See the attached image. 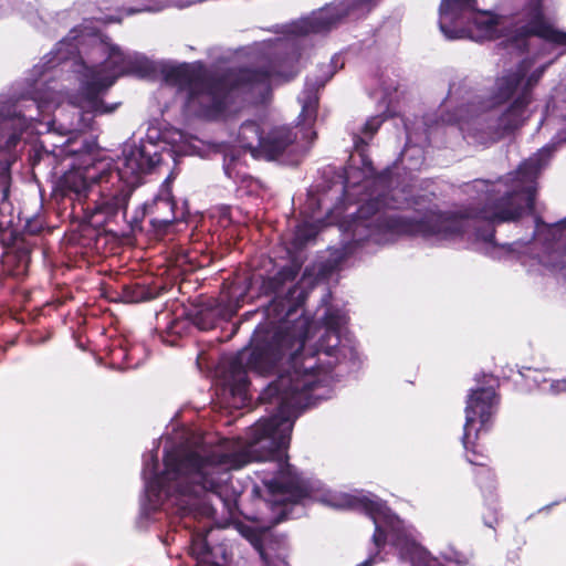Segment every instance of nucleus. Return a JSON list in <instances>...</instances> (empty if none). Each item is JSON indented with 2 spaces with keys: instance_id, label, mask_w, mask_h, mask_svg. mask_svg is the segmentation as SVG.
I'll use <instances>...</instances> for the list:
<instances>
[{
  "instance_id": "b1692460",
  "label": "nucleus",
  "mask_w": 566,
  "mask_h": 566,
  "mask_svg": "<svg viewBox=\"0 0 566 566\" xmlns=\"http://www.w3.org/2000/svg\"><path fill=\"white\" fill-rule=\"evenodd\" d=\"M374 563V558L369 557L367 560H365L360 566H370Z\"/></svg>"
},
{
  "instance_id": "dca6fc26",
  "label": "nucleus",
  "mask_w": 566,
  "mask_h": 566,
  "mask_svg": "<svg viewBox=\"0 0 566 566\" xmlns=\"http://www.w3.org/2000/svg\"><path fill=\"white\" fill-rule=\"evenodd\" d=\"M318 232V227L312 222H302L295 230V245L301 247L315 238Z\"/></svg>"
},
{
  "instance_id": "f257e3e1",
  "label": "nucleus",
  "mask_w": 566,
  "mask_h": 566,
  "mask_svg": "<svg viewBox=\"0 0 566 566\" xmlns=\"http://www.w3.org/2000/svg\"><path fill=\"white\" fill-rule=\"evenodd\" d=\"M297 273L295 266H286L264 282L265 293H275L268 316L280 325L265 335L258 332L252 345L230 360L223 378V385L238 400L233 402L237 406L248 398V371L268 375L277 369V378L260 396L263 402L274 405L275 413L251 427L247 440L209 442L196 438L168 451L161 472L158 471L157 455L149 454L143 469L147 506L211 517L216 509L210 500L214 496L231 514L235 504L234 496L228 494L231 471L252 461H270L276 471L272 478L263 480L264 501L280 515L279 520L286 517L289 504L307 497L335 509L359 510L374 521L376 547L387 543L412 566H437V558L417 543L415 531L381 500L371 494L353 495L315 488L286 462L285 450L300 411L329 395L331 369L337 360L346 324L344 313L328 308L319 329L317 353L305 350L310 321L298 315V307L305 301L306 292L294 285L287 289L285 297H281L284 285L292 283Z\"/></svg>"
},
{
  "instance_id": "0eeeda50",
  "label": "nucleus",
  "mask_w": 566,
  "mask_h": 566,
  "mask_svg": "<svg viewBox=\"0 0 566 566\" xmlns=\"http://www.w3.org/2000/svg\"><path fill=\"white\" fill-rule=\"evenodd\" d=\"M106 164L99 161L96 165L75 168L65 172L59 181V189L64 196L74 195L81 200L87 198L97 188L98 200L96 210L106 216L115 214L125 207V197L120 190L112 191L109 184L102 180Z\"/></svg>"
},
{
  "instance_id": "cd10ccee",
  "label": "nucleus",
  "mask_w": 566,
  "mask_h": 566,
  "mask_svg": "<svg viewBox=\"0 0 566 566\" xmlns=\"http://www.w3.org/2000/svg\"><path fill=\"white\" fill-rule=\"evenodd\" d=\"M294 74H290V75H284L283 78L284 80H290Z\"/></svg>"
},
{
  "instance_id": "4be33fe9",
  "label": "nucleus",
  "mask_w": 566,
  "mask_h": 566,
  "mask_svg": "<svg viewBox=\"0 0 566 566\" xmlns=\"http://www.w3.org/2000/svg\"><path fill=\"white\" fill-rule=\"evenodd\" d=\"M539 262H541V263H543L544 265L555 268V264H552V263H551L548 260H546L545 258H541V259H539Z\"/></svg>"
},
{
  "instance_id": "bb28decb",
  "label": "nucleus",
  "mask_w": 566,
  "mask_h": 566,
  "mask_svg": "<svg viewBox=\"0 0 566 566\" xmlns=\"http://www.w3.org/2000/svg\"><path fill=\"white\" fill-rule=\"evenodd\" d=\"M199 327H200L201 329H207V328H209V326H208V325H206V324L199 325Z\"/></svg>"
},
{
  "instance_id": "f8f14e48",
  "label": "nucleus",
  "mask_w": 566,
  "mask_h": 566,
  "mask_svg": "<svg viewBox=\"0 0 566 566\" xmlns=\"http://www.w3.org/2000/svg\"><path fill=\"white\" fill-rule=\"evenodd\" d=\"M268 123L244 122L237 133L234 143L238 147L249 151L253 158H260L261 144L263 143Z\"/></svg>"
},
{
  "instance_id": "5701e85b",
  "label": "nucleus",
  "mask_w": 566,
  "mask_h": 566,
  "mask_svg": "<svg viewBox=\"0 0 566 566\" xmlns=\"http://www.w3.org/2000/svg\"><path fill=\"white\" fill-rule=\"evenodd\" d=\"M160 203H163L165 206H170V201L168 199H158L157 206Z\"/></svg>"
},
{
  "instance_id": "a211bd4d",
  "label": "nucleus",
  "mask_w": 566,
  "mask_h": 566,
  "mask_svg": "<svg viewBox=\"0 0 566 566\" xmlns=\"http://www.w3.org/2000/svg\"><path fill=\"white\" fill-rule=\"evenodd\" d=\"M75 139L69 138L67 142L53 150L54 156L74 155L81 151V148H74Z\"/></svg>"
},
{
  "instance_id": "4468645a",
  "label": "nucleus",
  "mask_w": 566,
  "mask_h": 566,
  "mask_svg": "<svg viewBox=\"0 0 566 566\" xmlns=\"http://www.w3.org/2000/svg\"><path fill=\"white\" fill-rule=\"evenodd\" d=\"M324 84L325 81L321 83H315V85H311L298 96V101L302 106V111L298 118L302 124L310 125L315 119L317 107L316 91Z\"/></svg>"
},
{
  "instance_id": "423d86ee",
  "label": "nucleus",
  "mask_w": 566,
  "mask_h": 566,
  "mask_svg": "<svg viewBox=\"0 0 566 566\" xmlns=\"http://www.w3.org/2000/svg\"><path fill=\"white\" fill-rule=\"evenodd\" d=\"M473 0H442L439 25L448 39L471 38L475 41L507 36L513 41L537 35L566 44V33L548 24L537 3L520 12L514 19L496 17L490 12H471Z\"/></svg>"
},
{
  "instance_id": "ddd939ff",
  "label": "nucleus",
  "mask_w": 566,
  "mask_h": 566,
  "mask_svg": "<svg viewBox=\"0 0 566 566\" xmlns=\"http://www.w3.org/2000/svg\"><path fill=\"white\" fill-rule=\"evenodd\" d=\"M191 552L200 566H223L227 562L224 551L221 547L210 548L206 536L200 534L192 538Z\"/></svg>"
},
{
  "instance_id": "6e6552de",
  "label": "nucleus",
  "mask_w": 566,
  "mask_h": 566,
  "mask_svg": "<svg viewBox=\"0 0 566 566\" xmlns=\"http://www.w3.org/2000/svg\"><path fill=\"white\" fill-rule=\"evenodd\" d=\"M159 161L160 156L153 143H127L124 146L117 168L111 169L109 164L105 163V171L101 178L109 184L112 191L120 190L126 202L125 186L136 187L142 175L150 171Z\"/></svg>"
},
{
  "instance_id": "a878e982",
  "label": "nucleus",
  "mask_w": 566,
  "mask_h": 566,
  "mask_svg": "<svg viewBox=\"0 0 566 566\" xmlns=\"http://www.w3.org/2000/svg\"><path fill=\"white\" fill-rule=\"evenodd\" d=\"M226 172H227L228 176L231 177V171H230V166L229 165L226 166Z\"/></svg>"
},
{
  "instance_id": "aec40b11",
  "label": "nucleus",
  "mask_w": 566,
  "mask_h": 566,
  "mask_svg": "<svg viewBox=\"0 0 566 566\" xmlns=\"http://www.w3.org/2000/svg\"><path fill=\"white\" fill-rule=\"evenodd\" d=\"M238 307H239V304H238V303H237V304H234V305H232V304H227V305H224V306H222V307H221V306H218V308H217V314H218L219 316H222V317L231 316V315L237 311V308H238Z\"/></svg>"
},
{
  "instance_id": "6ab92c4d",
  "label": "nucleus",
  "mask_w": 566,
  "mask_h": 566,
  "mask_svg": "<svg viewBox=\"0 0 566 566\" xmlns=\"http://www.w3.org/2000/svg\"><path fill=\"white\" fill-rule=\"evenodd\" d=\"M381 124V119L379 117H373L364 126V133L369 134L370 136L377 132Z\"/></svg>"
},
{
  "instance_id": "f3484780",
  "label": "nucleus",
  "mask_w": 566,
  "mask_h": 566,
  "mask_svg": "<svg viewBox=\"0 0 566 566\" xmlns=\"http://www.w3.org/2000/svg\"><path fill=\"white\" fill-rule=\"evenodd\" d=\"M60 92L55 90H49L43 95L35 96L34 102L39 108H49L50 104L55 103L59 99Z\"/></svg>"
},
{
  "instance_id": "412c9836",
  "label": "nucleus",
  "mask_w": 566,
  "mask_h": 566,
  "mask_svg": "<svg viewBox=\"0 0 566 566\" xmlns=\"http://www.w3.org/2000/svg\"><path fill=\"white\" fill-rule=\"evenodd\" d=\"M263 560L266 563L268 566H286V563L284 560H279L277 564H274L268 556V553L262 549V548H258Z\"/></svg>"
},
{
  "instance_id": "f03ea898",
  "label": "nucleus",
  "mask_w": 566,
  "mask_h": 566,
  "mask_svg": "<svg viewBox=\"0 0 566 566\" xmlns=\"http://www.w3.org/2000/svg\"><path fill=\"white\" fill-rule=\"evenodd\" d=\"M549 153V147L542 148L506 180H476L474 188L483 196L485 206L474 214L431 212L421 220L407 221L392 212V209L399 207L398 202L381 195L371 197L359 207L355 219L346 226V231L357 243L373 241L386 244L405 233L419 234L436 241L463 240L492 258H502L515 251V248H497L490 222L512 221L524 209L533 208L535 179L546 165Z\"/></svg>"
},
{
  "instance_id": "9d476101",
  "label": "nucleus",
  "mask_w": 566,
  "mask_h": 566,
  "mask_svg": "<svg viewBox=\"0 0 566 566\" xmlns=\"http://www.w3.org/2000/svg\"><path fill=\"white\" fill-rule=\"evenodd\" d=\"M345 10L339 4L327 6L310 17L300 19L285 27V34L289 39L308 33H318L329 30L334 27L344 15Z\"/></svg>"
},
{
  "instance_id": "1a4fd4ad",
  "label": "nucleus",
  "mask_w": 566,
  "mask_h": 566,
  "mask_svg": "<svg viewBox=\"0 0 566 566\" xmlns=\"http://www.w3.org/2000/svg\"><path fill=\"white\" fill-rule=\"evenodd\" d=\"M497 397L492 387L471 390L465 407L463 446L469 451L481 430L486 428L497 408Z\"/></svg>"
},
{
  "instance_id": "9b49d317",
  "label": "nucleus",
  "mask_w": 566,
  "mask_h": 566,
  "mask_svg": "<svg viewBox=\"0 0 566 566\" xmlns=\"http://www.w3.org/2000/svg\"><path fill=\"white\" fill-rule=\"evenodd\" d=\"M296 139V134L287 126H268L260 158L274 159L287 150Z\"/></svg>"
},
{
  "instance_id": "20e7f679",
  "label": "nucleus",
  "mask_w": 566,
  "mask_h": 566,
  "mask_svg": "<svg viewBox=\"0 0 566 566\" xmlns=\"http://www.w3.org/2000/svg\"><path fill=\"white\" fill-rule=\"evenodd\" d=\"M167 86L176 87L185 98L191 114L208 118H227L238 109L237 97L245 86L259 93L268 92L280 76L272 72L242 70L231 72L223 78L207 77L195 64L166 65L163 70Z\"/></svg>"
},
{
  "instance_id": "7ed1b4c3",
  "label": "nucleus",
  "mask_w": 566,
  "mask_h": 566,
  "mask_svg": "<svg viewBox=\"0 0 566 566\" xmlns=\"http://www.w3.org/2000/svg\"><path fill=\"white\" fill-rule=\"evenodd\" d=\"M61 41L55 52L56 63L71 67L80 81V95L71 97L66 107L54 115L62 134H76L91 127L94 114L111 113L99 99V94L124 74L146 77L155 71L154 63L137 54H125L117 45L101 35L86 41L74 34Z\"/></svg>"
},
{
  "instance_id": "39448f33",
  "label": "nucleus",
  "mask_w": 566,
  "mask_h": 566,
  "mask_svg": "<svg viewBox=\"0 0 566 566\" xmlns=\"http://www.w3.org/2000/svg\"><path fill=\"white\" fill-rule=\"evenodd\" d=\"M531 63L523 62L515 71L499 77L490 97L479 106L460 108L459 115L448 118L468 135L482 132L495 140L520 128L530 117L531 88L544 69L530 73Z\"/></svg>"
},
{
  "instance_id": "393cba45",
  "label": "nucleus",
  "mask_w": 566,
  "mask_h": 566,
  "mask_svg": "<svg viewBox=\"0 0 566 566\" xmlns=\"http://www.w3.org/2000/svg\"><path fill=\"white\" fill-rule=\"evenodd\" d=\"M467 458H468V461H469V462H471V463H474V464H482V462H480V461H478V460H475V459H473V458H470L469 455H467Z\"/></svg>"
},
{
  "instance_id": "2eb2a0df",
  "label": "nucleus",
  "mask_w": 566,
  "mask_h": 566,
  "mask_svg": "<svg viewBox=\"0 0 566 566\" xmlns=\"http://www.w3.org/2000/svg\"><path fill=\"white\" fill-rule=\"evenodd\" d=\"M533 379L537 384L539 389L544 392L557 395L563 391H566V379L547 380L546 378L542 377V375L538 373L533 377Z\"/></svg>"
}]
</instances>
